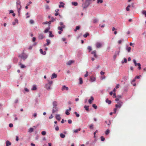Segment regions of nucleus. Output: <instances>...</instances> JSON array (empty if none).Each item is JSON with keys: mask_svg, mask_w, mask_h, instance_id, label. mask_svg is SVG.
<instances>
[{"mask_svg": "<svg viewBox=\"0 0 146 146\" xmlns=\"http://www.w3.org/2000/svg\"><path fill=\"white\" fill-rule=\"evenodd\" d=\"M68 110H66L65 111V114L67 115H69L70 114V113L69 112Z\"/></svg>", "mask_w": 146, "mask_h": 146, "instance_id": "obj_49", "label": "nucleus"}, {"mask_svg": "<svg viewBox=\"0 0 146 146\" xmlns=\"http://www.w3.org/2000/svg\"><path fill=\"white\" fill-rule=\"evenodd\" d=\"M72 5L74 6H76L78 5V3L75 2H72Z\"/></svg>", "mask_w": 146, "mask_h": 146, "instance_id": "obj_36", "label": "nucleus"}, {"mask_svg": "<svg viewBox=\"0 0 146 146\" xmlns=\"http://www.w3.org/2000/svg\"><path fill=\"white\" fill-rule=\"evenodd\" d=\"M94 125L93 124H91L89 125V127L91 129H92L93 128Z\"/></svg>", "mask_w": 146, "mask_h": 146, "instance_id": "obj_41", "label": "nucleus"}, {"mask_svg": "<svg viewBox=\"0 0 146 146\" xmlns=\"http://www.w3.org/2000/svg\"><path fill=\"white\" fill-rule=\"evenodd\" d=\"M103 0H97V3H103Z\"/></svg>", "mask_w": 146, "mask_h": 146, "instance_id": "obj_43", "label": "nucleus"}, {"mask_svg": "<svg viewBox=\"0 0 146 146\" xmlns=\"http://www.w3.org/2000/svg\"><path fill=\"white\" fill-rule=\"evenodd\" d=\"M118 104H116L115 106V108L114 109V113H116V110L117 108H120L122 105L123 103L121 101H119L117 102Z\"/></svg>", "mask_w": 146, "mask_h": 146, "instance_id": "obj_4", "label": "nucleus"}, {"mask_svg": "<svg viewBox=\"0 0 146 146\" xmlns=\"http://www.w3.org/2000/svg\"><path fill=\"white\" fill-rule=\"evenodd\" d=\"M88 75V71H86V74L84 75L85 77H87Z\"/></svg>", "mask_w": 146, "mask_h": 146, "instance_id": "obj_53", "label": "nucleus"}, {"mask_svg": "<svg viewBox=\"0 0 146 146\" xmlns=\"http://www.w3.org/2000/svg\"><path fill=\"white\" fill-rule=\"evenodd\" d=\"M51 21L52 22H53L54 21H55L56 19V18H54L53 17H52L51 18Z\"/></svg>", "mask_w": 146, "mask_h": 146, "instance_id": "obj_52", "label": "nucleus"}, {"mask_svg": "<svg viewBox=\"0 0 146 146\" xmlns=\"http://www.w3.org/2000/svg\"><path fill=\"white\" fill-rule=\"evenodd\" d=\"M48 84H46L45 85V88L48 90H50L51 89V86Z\"/></svg>", "mask_w": 146, "mask_h": 146, "instance_id": "obj_13", "label": "nucleus"}, {"mask_svg": "<svg viewBox=\"0 0 146 146\" xmlns=\"http://www.w3.org/2000/svg\"><path fill=\"white\" fill-rule=\"evenodd\" d=\"M34 23V21L32 19H31L29 21V23L31 24H33Z\"/></svg>", "mask_w": 146, "mask_h": 146, "instance_id": "obj_47", "label": "nucleus"}, {"mask_svg": "<svg viewBox=\"0 0 146 146\" xmlns=\"http://www.w3.org/2000/svg\"><path fill=\"white\" fill-rule=\"evenodd\" d=\"M117 56V54L116 53H115V54L113 56V58L114 60H115L116 58V56Z\"/></svg>", "mask_w": 146, "mask_h": 146, "instance_id": "obj_57", "label": "nucleus"}, {"mask_svg": "<svg viewBox=\"0 0 146 146\" xmlns=\"http://www.w3.org/2000/svg\"><path fill=\"white\" fill-rule=\"evenodd\" d=\"M46 132L45 131H43L41 132L42 134L43 135H45L46 134Z\"/></svg>", "mask_w": 146, "mask_h": 146, "instance_id": "obj_50", "label": "nucleus"}, {"mask_svg": "<svg viewBox=\"0 0 146 146\" xmlns=\"http://www.w3.org/2000/svg\"><path fill=\"white\" fill-rule=\"evenodd\" d=\"M142 13L145 15V16L146 17V11H144L142 12Z\"/></svg>", "mask_w": 146, "mask_h": 146, "instance_id": "obj_64", "label": "nucleus"}, {"mask_svg": "<svg viewBox=\"0 0 146 146\" xmlns=\"http://www.w3.org/2000/svg\"><path fill=\"white\" fill-rule=\"evenodd\" d=\"M37 88L36 85H34L32 86V88H31L32 90H36Z\"/></svg>", "mask_w": 146, "mask_h": 146, "instance_id": "obj_18", "label": "nucleus"}, {"mask_svg": "<svg viewBox=\"0 0 146 146\" xmlns=\"http://www.w3.org/2000/svg\"><path fill=\"white\" fill-rule=\"evenodd\" d=\"M40 51L41 54L43 55H45L46 54V52L45 51L43 52L42 49H40Z\"/></svg>", "mask_w": 146, "mask_h": 146, "instance_id": "obj_19", "label": "nucleus"}, {"mask_svg": "<svg viewBox=\"0 0 146 146\" xmlns=\"http://www.w3.org/2000/svg\"><path fill=\"white\" fill-rule=\"evenodd\" d=\"M59 128L58 127V126H56L55 128V130L56 131H58L59 130Z\"/></svg>", "mask_w": 146, "mask_h": 146, "instance_id": "obj_63", "label": "nucleus"}, {"mask_svg": "<svg viewBox=\"0 0 146 146\" xmlns=\"http://www.w3.org/2000/svg\"><path fill=\"white\" fill-rule=\"evenodd\" d=\"M52 81H48V84H49L50 85V86H51V85H52Z\"/></svg>", "mask_w": 146, "mask_h": 146, "instance_id": "obj_56", "label": "nucleus"}, {"mask_svg": "<svg viewBox=\"0 0 146 146\" xmlns=\"http://www.w3.org/2000/svg\"><path fill=\"white\" fill-rule=\"evenodd\" d=\"M74 62V61H73L72 60H70V61L66 63V64L68 65H70Z\"/></svg>", "mask_w": 146, "mask_h": 146, "instance_id": "obj_14", "label": "nucleus"}, {"mask_svg": "<svg viewBox=\"0 0 146 146\" xmlns=\"http://www.w3.org/2000/svg\"><path fill=\"white\" fill-rule=\"evenodd\" d=\"M25 91L27 92H28L29 91V90L26 88H24Z\"/></svg>", "mask_w": 146, "mask_h": 146, "instance_id": "obj_58", "label": "nucleus"}, {"mask_svg": "<svg viewBox=\"0 0 146 146\" xmlns=\"http://www.w3.org/2000/svg\"><path fill=\"white\" fill-rule=\"evenodd\" d=\"M38 37L39 39L41 40L44 37V36L42 33H40L38 35Z\"/></svg>", "mask_w": 146, "mask_h": 146, "instance_id": "obj_6", "label": "nucleus"}, {"mask_svg": "<svg viewBox=\"0 0 146 146\" xmlns=\"http://www.w3.org/2000/svg\"><path fill=\"white\" fill-rule=\"evenodd\" d=\"M80 26H77L76 27V29H74V31L75 32L77 31V30H79L80 29Z\"/></svg>", "mask_w": 146, "mask_h": 146, "instance_id": "obj_33", "label": "nucleus"}, {"mask_svg": "<svg viewBox=\"0 0 146 146\" xmlns=\"http://www.w3.org/2000/svg\"><path fill=\"white\" fill-rule=\"evenodd\" d=\"M13 12V10H11L9 11V13H13V17H15V16L16 14L15 13H14Z\"/></svg>", "mask_w": 146, "mask_h": 146, "instance_id": "obj_30", "label": "nucleus"}, {"mask_svg": "<svg viewBox=\"0 0 146 146\" xmlns=\"http://www.w3.org/2000/svg\"><path fill=\"white\" fill-rule=\"evenodd\" d=\"M110 133V130L109 129H107L105 132V134L106 135H108Z\"/></svg>", "mask_w": 146, "mask_h": 146, "instance_id": "obj_48", "label": "nucleus"}, {"mask_svg": "<svg viewBox=\"0 0 146 146\" xmlns=\"http://www.w3.org/2000/svg\"><path fill=\"white\" fill-rule=\"evenodd\" d=\"M50 29V27H48L44 31V32L45 33H47L49 30Z\"/></svg>", "mask_w": 146, "mask_h": 146, "instance_id": "obj_22", "label": "nucleus"}, {"mask_svg": "<svg viewBox=\"0 0 146 146\" xmlns=\"http://www.w3.org/2000/svg\"><path fill=\"white\" fill-rule=\"evenodd\" d=\"M17 12L18 13L19 15L21 13V6L20 7H17Z\"/></svg>", "mask_w": 146, "mask_h": 146, "instance_id": "obj_16", "label": "nucleus"}, {"mask_svg": "<svg viewBox=\"0 0 146 146\" xmlns=\"http://www.w3.org/2000/svg\"><path fill=\"white\" fill-rule=\"evenodd\" d=\"M49 36L50 37H54V35H52V32L51 31H49Z\"/></svg>", "mask_w": 146, "mask_h": 146, "instance_id": "obj_32", "label": "nucleus"}, {"mask_svg": "<svg viewBox=\"0 0 146 146\" xmlns=\"http://www.w3.org/2000/svg\"><path fill=\"white\" fill-rule=\"evenodd\" d=\"M11 145V143L9 141H7L6 142V146H9Z\"/></svg>", "mask_w": 146, "mask_h": 146, "instance_id": "obj_23", "label": "nucleus"}, {"mask_svg": "<svg viewBox=\"0 0 146 146\" xmlns=\"http://www.w3.org/2000/svg\"><path fill=\"white\" fill-rule=\"evenodd\" d=\"M101 140L102 141H104L105 140V138L103 136L101 137Z\"/></svg>", "mask_w": 146, "mask_h": 146, "instance_id": "obj_54", "label": "nucleus"}, {"mask_svg": "<svg viewBox=\"0 0 146 146\" xmlns=\"http://www.w3.org/2000/svg\"><path fill=\"white\" fill-rule=\"evenodd\" d=\"M18 61L17 58L16 57H14L13 59V61L14 63H16Z\"/></svg>", "mask_w": 146, "mask_h": 146, "instance_id": "obj_24", "label": "nucleus"}, {"mask_svg": "<svg viewBox=\"0 0 146 146\" xmlns=\"http://www.w3.org/2000/svg\"><path fill=\"white\" fill-rule=\"evenodd\" d=\"M60 137L62 138H64L65 137V135L63 134V133H60Z\"/></svg>", "mask_w": 146, "mask_h": 146, "instance_id": "obj_39", "label": "nucleus"}, {"mask_svg": "<svg viewBox=\"0 0 146 146\" xmlns=\"http://www.w3.org/2000/svg\"><path fill=\"white\" fill-rule=\"evenodd\" d=\"M91 0H86L85 3L83 4L82 6L84 9L87 8L90 4V1Z\"/></svg>", "mask_w": 146, "mask_h": 146, "instance_id": "obj_3", "label": "nucleus"}, {"mask_svg": "<svg viewBox=\"0 0 146 146\" xmlns=\"http://www.w3.org/2000/svg\"><path fill=\"white\" fill-rule=\"evenodd\" d=\"M19 100L18 99H16L14 101V103L15 104H17Z\"/></svg>", "mask_w": 146, "mask_h": 146, "instance_id": "obj_60", "label": "nucleus"}, {"mask_svg": "<svg viewBox=\"0 0 146 146\" xmlns=\"http://www.w3.org/2000/svg\"><path fill=\"white\" fill-rule=\"evenodd\" d=\"M124 61H121V63L122 64H123L125 62V63H126L127 62V60L126 59V58H124Z\"/></svg>", "mask_w": 146, "mask_h": 146, "instance_id": "obj_42", "label": "nucleus"}, {"mask_svg": "<svg viewBox=\"0 0 146 146\" xmlns=\"http://www.w3.org/2000/svg\"><path fill=\"white\" fill-rule=\"evenodd\" d=\"M46 41L47 43H46V44L48 45L50 42V40L48 39H46Z\"/></svg>", "mask_w": 146, "mask_h": 146, "instance_id": "obj_37", "label": "nucleus"}, {"mask_svg": "<svg viewBox=\"0 0 146 146\" xmlns=\"http://www.w3.org/2000/svg\"><path fill=\"white\" fill-rule=\"evenodd\" d=\"M53 108L52 109V113H54L57 112L58 111V108L57 107V103L56 101H54L52 103Z\"/></svg>", "mask_w": 146, "mask_h": 146, "instance_id": "obj_1", "label": "nucleus"}, {"mask_svg": "<svg viewBox=\"0 0 146 146\" xmlns=\"http://www.w3.org/2000/svg\"><path fill=\"white\" fill-rule=\"evenodd\" d=\"M60 4L59 5V8L64 7V3L63 2H60Z\"/></svg>", "mask_w": 146, "mask_h": 146, "instance_id": "obj_9", "label": "nucleus"}, {"mask_svg": "<svg viewBox=\"0 0 146 146\" xmlns=\"http://www.w3.org/2000/svg\"><path fill=\"white\" fill-rule=\"evenodd\" d=\"M96 78L94 77H91L90 78V81L92 82L95 81Z\"/></svg>", "mask_w": 146, "mask_h": 146, "instance_id": "obj_20", "label": "nucleus"}, {"mask_svg": "<svg viewBox=\"0 0 146 146\" xmlns=\"http://www.w3.org/2000/svg\"><path fill=\"white\" fill-rule=\"evenodd\" d=\"M94 100V98L91 96V98L89 100L88 102L89 104H91L92 103V102Z\"/></svg>", "mask_w": 146, "mask_h": 146, "instance_id": "obj_21", "label": "nucleus"}, {"mask_svg": "<svg viewBox=\"0 0 146 146\" xmlns=\"http://www.w3.org/2000/svg\"><path fill=\"white\" fill-rule=\"evenodd\" d=\"M98 19H95L93 20V22L94 23H97L98 21Z\"/></svg>", "mask_w": 146, "mask_h": 146, "instance_id": "obj_40", "label": "nucleus"}, {"mask_svg": "<svg viewBox=\"0 0 146 146\" xmlns=\"http://www.w3.org/2000/svg\"><path fill=\"white\" fill-rule=\"evenodd\" d=\"M61 90L62 91H64L65 90L67 91L68 90V88L66 87L64 85L62 86Z\"/></svg>", "mask_w": 146, "mask_h": 146, "instance_id": "obj_8", "label": "nucleus"}, {"mask_svg": "<svg viewBox=\"0 0 146 146\" xmlns=\"http://www.w3.org/2000/svg\"><path fill=\"white\" fill-rule=\"evenodd\" d=\"M105 122L106 123H107L108 124V125L109 126L110 124L111 123L110 122V120H108V121H105Z\"/></svg>", "mask_w": 146, "mask_h": 146, "instance_id": "obj_29", "label": "nucleus"}, {"mask_svg": "<svg viewBox=\"0 0 146 146\" xmlns=\"http://www.w3.org/2000/svg\"><path fill=\"white\" fill-rule=\"evenodd\" d=\"M87 49L89 50V52H90L91 50H92V48L90 46H88L87 47Z\"/></svg>", "mask_w": 146, "mask_h": 146, "instance_id": "obj_46", "label": "nucleus"}, {"mask_svg": "<svg viewBox=\"0 0 146 146\" xmlns=\"http://www.w3.org/2000/svg\"><path fill=\"white\" fill-rule=\"evenodd\" d=\"M89 106H84V108H85V110L87 111H89Z\"/></svg>", "mask_w": 146, "mask_h": 146, "instance_id": "obj_34", "label": "nucleus"}, {"mask_svg": "<svg viewBox=\"0 0 146 146\" xmlns=\"http://www.w3.org/2000/svg\"><path fill=\"white\" fill-rule=\"evenodd\" d=\"M65 26H63L62 27H58V29L59 30H60L61 31H63V29H64L65 28Z\"/></svg>", "mask_w": 146, "mask_h": 146, "instance_id": "obj_10", "label": "nucleus"}, {"mask_svg": "<svg viewBox=\"0 0 146 146\" xmlns=\"http://www.w3.org/2000/svg\"><path fill=\"white\" fill-rule=\"evenodd\" d=\"M21 2L19 0H17L16 2L17 7H20L21 6Z\"/></svg>", "mask_w": 146, "mask_h": 146, "instance_id": "obj_7", "label": "nucleus"}, {"mask_svg": "<svg viewBox=\"0 0 146 146\" xmlns=\"http://www.w3.org/2000/svg\"><path fill=\"white\" fill-rule=\"evenodd\" d=\"M138 68L139 70H140L141 69V65L140 64H139L138 65Z\"/></svg>", "mask_w": 146, "mask_h": 146, "instance_id": "obj_62", "label": "nucleus"}, {"mask_svg": "<svg viewBox=\"0 0 146 146\" xmlns=\"http://www.w3.org/2000/svg\"><path fill=\"white\" fill-rule=\"evenodd\" d=\"M133 63H134V64H135V66H138V65L140 63H137L136 62V60H135V59H134L133 60Z\"/></svg>", "mask_w": 146, "mask_h": 146, "instance_id": "obj_28", "label": "nucleus"}, {"mask_svg": "<svg viewBox=\"0 0 146 146\" xmlns=\"http://www.w3.org/2000/svg\"><path fill=\"white\" fill-rule=\"evenodd\" d=\"M60 25L61 26V27H62L63 26H65L64 25L62 22H60L59 23Z\"/></svg>", "mask_w": 146, "mask_h": 146, "instance_id": "obj_55", "label": "nucleus"}, {"mask_svg": "<svg viewBox=\"0 0 146 146\" xmlns=\"http://www.w3.org/2000/svg\"><path fill=\"white\" fill-rule=\"evenodd\" d=\"M81 130V129L80 128H79L78 129H76L74 130L73 132L75 133H77L78 132V131H80Z\"/></svg>", "mask_w": 146, "mask_h": 146, "instance_id": "obj_38", "label": "nucleus"}, {"mask_svg": "<svg viewBox=\"0 0 146 146\" xmlns=\"http://www.w3.org/2000/svg\"><path fill=\"white\" fill-rule=\"evenodd\" d=\"M48 22V27H50V24L52 22V21H51L50 20Z\"/></svg>", "mask_w": 146, "mask_h": 146, "instance_id": "obj_59", "label": "nucleus"}, {"mask_svg": "<svg viewBox=\"0 0 146 146\" xmlns=\"http://www.w3.org/2000/svg\"><path fill=\"white\" fill-rule=\"evenodd\" d=\"M79 84H82L83 83V82L82 80V78H79Z\"/></svg>", "mask_w": 146, "mask_h": 146, "instance_id": "obj_27", "label": "nucleus"}, {"mask_svg": "<svg viewBox=\"0 0 146 146\" xmlns=\"http://www.w3.org/2000/svg\"><path fill=\"white\" fill-rule=\"evenodd\" d=\"M56 119L58 121H60L61 119L60 115L59 114H57L56 115Z\"/></svg>", "mask_w": 146, "mask_h": 146, "instance_id": "obj_11", "label": "nucleus"}, {"mask_svg": "<svg viewBox=\"0 0 146 146\" xmlns=\"http://www.w3.org/2000/svg\"><path fill=\"white\" fill-rule=\"evenodd\" d=\"M19 64L21 68H23L26 67V66L22 64L21 63H20Z\"/></svg>", "mask_w": 146, "mask_h": 146, "instance_id": "obj_31", "label": "nucleus"}, {"mask_svg": "<svg viewBox=\"0 0 146 146\" xmlns=\"http://www.w3.org/2000/svg\"><path fill=\"white\" fill-rule=\"evenodd\" d=\"M106 102L108 104H110L111 103V101L110 100H109L108 99H106Z\"/></svg>", "mask_w": 146, "mask_h": 146, "instance_id": "obj_35", "label": "nucleus"}, {"mask_svg": "<svg viewBox=\"0 0 146 146\" xmlns=\"http://www.w3.org/2000/svg\"><path fill=\"white\" fill-rule=\"evenodd\" d=\"M26 15L27 16L26 17V18H28L30 16L29 15V13L28 12L26 14Z\"/></svg>", "mask_w": 146, "mask_h": 146, "instance_id": "obj_61", "label": "nucleus"}, {"mask_svg": "<svg viewBox=\"0 0 146 146\" xmlns=\"http://www.w3.org/2000/svg\"><path fill=\"white\" fill-rule=\"evenodd\" d=\"M28 55L27 54L24 53L23 51L22 53L20 54L19 56V57L23 59V60H25L28 57Z\"/></svg>", "mask_w": 146, "mask_h": 146, "instance_id": "obj_2", "label": "nucleus"}, {"mask_svg": "<svg viewBox=\"0 0 146 146\" xmlns=\"http://www.w3.org/2000/svg\"><path fill=\"white\" fill-rule=\"evenodd\" d=\"M74 113L76 115V116L77 117H78L80 116V115L77 112L75 111L74 112Z\"/></svg>", "mask_w": 146, "mask_h": 146, "instance_id": "obj_44", "label": "nucleus"}, {"mask_svg": "<svg viewBox=\"0 0 146 146\" xmlns=\"http://www.w3.org/2000/svg\"><path fill=\"white\" fill-rule=\"evenodd\" d=\"M89 34L88 33H86L83 36L84 37H86Z\"/></svg>", "mask_w": 146, "mask_h": 146, "instance_id": "obj_45", "label": "nucleus"}, {"mask_svg": "<svg viewBox=\"0 0 146 146\" xmlns=\"http://www.w3.org/2000/svg\"><path fill=\"white\" fill-rule=\"evenodd\" d=\"M56 77H57V75L55 73H53L52 75L51 79H53V78H56Z\"/></svg>", "mask_w": 146, "mask_h": 146, "instance_id": "obj_25", "label": "nucleus"}, {"mask_svg": "<svg viewBox=\"0 0 146 146\" xmlns=\"http://www.w3.org/2000/svg\"><path fill=\"white\" fill-rule=\"evenodd\" d=\"M91 53L92 54H93L94 56L95 57L97 58V56L96 54V50H94L93 51H92L91 52Z\"/></svg>", "mask_w": 146, "mask_h": 146, "instance_id": "obj_12", "label": "nucleus"}, {"mask_svg": "<svg viewBox=\"0 0 146 146\" xmlns=\"http://www.w3.org/2000/svg\"><path fill=\"white\" fill-rule=\"evenodd\" d=\"M102 43L100 42H96L95 44V46L97 48H100L102 46Z\"/></svg>", "mask_w": 146, "mask_h": 146, "instance_id": "obj_5", "label": "nucleus"}, {"mask_svg": "<svg viewBox=\"0 0 146 146\" xmlns=\"http://www.w3.org/2000/svg\"><path fill=\"white\" fill-rule=\"evenodd\" d=\"M131 49V48L130 47H129L128 46H127L126 47V50L129 52H130Z\"/></svg>", "mask_w": 146, "mask_h": 146, "instance_id": "obj_17", "label": "nucleus"}, {"mask_svg": "<svg viewBox=\"0 0 146 146\" xmlns=\"http://www.w3.org/2000/svg\"><path fill=\"white\" fill-rule=\"evenodd\" d=\"M34 129L33 128L31 127L28 130V132L29 133H31L32 132L34 131Z\"/></svg>", "mask_w": 146, "mask_h": 146, "instance_id": "obj_26", "label": "nucleus"}, {"mask_svg": "<svg viewBox=\"0 0 146 146\" xmlns=\"http://www.w3.org/2000/svg\"><path fill=\"white\" fill-rule=\"evenodd\" d=\"M16 23L17 24L18 23V21L17 19H15V21L12 22V24L13 25H15Z\"/></svg>", "mask_w": 146, "mask_h": 146, "instance_id": "obj_15", "label": "nucleus"}, {"mask_svg": "<svg viewBox=\"0 0 146 146\" xmlns=\"http://www.w3.org/2000/svg\"><path fill=\"white\" fill-rule=\"evenodd\" d=\"M92 106L95 109H96L97 108V106H96L95 104H93Z\"/></svg>", "mask_w": 146, "mask_h": 146, "instance_id": "obj_51", "label": "nucleus"}]
</instances>
